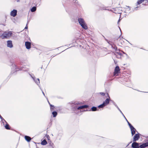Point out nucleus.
Here are the masks:
<instances>
[{
    "instance_id": "nucleus-26",
    "label": "nucleus",
    "mask_w": 148,
    "mask_h": 148,
    "mask_svg": "<svg viewBox=\"0 0 148 148\" xmlns=\"http://www.w3.org/2000/svg\"><path fill=\"white\" fill-rule=\"evenodd\" d=\"M7 34H8V37L11 36H12V32H11V31L8 32H7Z\"/></svg>"
},
{
    "instance_id": "nucleus-14",
    "label": "nucleus",
    "mask_w": 148,
    "mask_h": 148,
    "mask_svg": "<svg viewBox=\"0 0 148 148\" xmlns=\"http://www.w3.org/2000/svg\"><path fill=\"white\" fill-rule=\"evenodd\" d=\"M8 34H7V32H5L4 33L2 34L1 37L2 38H7L8 36Z\"/></svg>"
},
{
    "instance_id": "nucleus-27",
    "label": "nucleus",
    "mask_w": 148,
    "mask_h": 148,
    "mask_svg": "<svg viewBox=\"0 0 148 148\" xmlns=\"http://www.w3.org/2000/svg\"><path fill=\"white\" fill-rule=\"evenodd\" d=\"M116 53L117 54H118L119 56H121L122 55V53H121L119 52V50H118V51H116Z\"/></svg>"
},
{
    "instance_id": "nucleus-41",
    "label": "nucleus",
    "mask_w": 148,
    "mask_h": 148,
    "mask_svg": "<svg viewBox=\"0 0 148 148\" xmlns=\"http://www.w3.org/2000/svg\"><path fill=\"white\" fill-rule=\"evenodd\" d=\"M132 142V141H131L126 146V147H127L129 145V144L131 143Z\"/></svg>"
},
{
    "instance_id": "nucleus-45",
    "label": "nucleus",
    "mask_w": 148,
    "mask_h": 148,
    "mask_svg": "<svg viewBox=\"0 0 148 148\" xmlns=\"http://www.w3.org/2000/svg\"><path fill=\"white\" fill-rule=\"evenodd\" d=\"M123 116L124 117V118L125 119V118L126 117H125V116L123 114Z\"/></svg>"
},
{
    "instance_id": "nucleus-55",
    "label": "nucleus",
    "mask_w": 148,
    "mask_h": 148,
    "mask_svg": "<svg viewBox=\"0 0 148 148\" xmlns=\"http://www.w3.org/2000/svg\"><path fill=\"white\" fill-rule=\"evenodd\" d=\"M119 28L121 30L120 28L119 27Z\"/></svg>"
},
{
    "instance_id": "nucleus-30",
    "label": "nucleus",
    "mask_w": 148,
    "mask_h": 148,
    "mask_svg": "<svg viewBox=\"0 0 148 148\" xmlns=\"http://www.w3.org/2000/svg\"><path fill=\"white\" fill-rule=\"evenodd\" d=\"M117 108V109L118 110L120 111V113H121V114H122V115H123V113H122V112L120 110V109L119 108V107H118V108Z\"/></svg>"
},
{
    "instance_id": "nucleus-58",
    "label": "nucleus",
    "mask_w": 148,
    "mask_h": 148,
    "mask_svg": "<svg viewBox=\"0 0 148 148\" xmlns=\"http://www.w3.org/2000/svg\"><path fill=\"white\" fill-rule=\"evenodd\" d=\"M73 0V1H74V0Z\"/></svg>"
},
{
    "instance_id": "nucleus-56",
    "label": "nucleus",
    "mask_w": 148,
    "mask_h": 148,
    "mask_svg": "<svg viewBox=\"0 0 148 148\" xmlns=\"http://www.w3.org/2000/svg\"><path fill=\"white\" fill-rule=\"evenodd\" d=\"M147 138H148V136H147Z\"/></svg>"
},
{
    "instance_id": "nucleus-40",
    "label": "nucleus",
    "mask_w": 148,
    "mask_h": 148,
    "mask_svg": "<svg viewBox=\"0 0 148 148\" xmlns=\"http://www.w3.org/2000/svg\"><path fill=\"white\" fill-rule=\"evenodd\" d=\"M119 12H118L117 13H119V14H121V12L120 11H121V10H120V9H119Z\"/></svg>"
},
{
    "instance_id": "nucleus-50",
    "label": "nucleus",
    "mask_w": 148,
    "mask_h": 148,
    "mask_svg": "<svg viewBox=\"0 0 148 148\" xmlns=\"http://www.w3.org/2000/svg\"><path fill=\"white\" fill-rule=\"evenodd\" d=\"M116 9L115 10H117V9H119V8H116Z\"/></svg>"
},
{
    "instance_id": "nucleus-18",
    "label": "nucleus",
    "mask_w": 148,
    "mask_h": 148,
    "mask_svg": "<svg viewBox=\"0 0 148 148\" xmlns=\"http://www.w3.org/2000/svg\"><path fill=\"white\" fill-rule=\"evenodd\" d=\"M5 128L7 130H10V127L9 125L8 124L7 122H6V124L4 126Z\"/></svg>"
},
{
    "instance_id": "nucleus-17",
    "label": "nucleus",
    "mask_w": 148,
    "mask_h": 148,
    "mask_svg": "<svg viewBox=\"0 0 148 148\" xmlns=\"http://www.w3.org/2000/svg\"><path fill=\"white\" fill-rule=\"evenodd\" d=\"M25 140L28 142H29L31 140V138L29 136H25Z\"/></svg>"
},
{
    "instance_id": "nucleus-35",
    "label": "nucleus",
    "mask_w": 148,
    "mask_h": 148,
    "mask_svg": "<svg viewBox=\"0 0 148 148\" xmlns=\"http://www.w3.org/2000/svg\"><path fill=\"white\" fill-rule=\"evenodd\" d=\"M50 107V108L51 107H54V106L51 104H50V105H49Z\"/></svg>"
},
{
    "instance_id": "nucleus-4",
    "label": "nucleus",
    "mask_w": 148,
    "mask_h": 148,
    "mask_svg": "<svg viewBox=\"0 0 148 148\" xmlns=\"http://www.w3.org/2000/svg\"><path fill=\"white\" fill-rule=\"evenodd\" d=\"M129 126L132 135L133 136L135 134L136 130L131 124H129Z\"/></svg>"
},
{
    "instance_id": "nucleus-8",
    "label": "nucleus",
    "mask_w": 148,
    "mask_h": 148,
    "mask_svg": "<svg viewBox=\"0 0 148 148\" xmlns=\"http://www.w3.org/2000/svg\"><path fill=\"white\" fill-rule=\"evenodd\" d=\"M17 13V11L16 10L14 9L11 12L10 15L13 17H15L16 16Z\"/></svg>"
},
{
    "instance_id": "nucleus-38",
    "label": "nucleus",
    "mask_w": 148,
    "mask_h": 148,
    "mask_svg": "<svg viewBox=\"0 0 148 148\" xmlns=\"http://www.w3.org/2000/svg\"><path fill=\"white\" fill-rule=\"evenodd\" d=\"M103 36L104 37V39H105L106 41L107 42H108V40L107 39H106V38Z\"/></svg>"
},
{
    "instance_id": "nucleus-1",
    "label": "nucleus",
    "mask_w": 148,
    "mask_h": 148,
    "mask_svg": "<svg viewBox=\"0 0 148 148\" xmlns=\"http://www.w3.org/2000/svg\"><path fill=\"white\" fill-rule=\"evenodd\" d=\"M69 104L71 105L72 110L75 112L79 110L78 108L79 106L82 104V103L81 102L75 101L69 103Z\"/></svg>"
},
{
    "instance_id": "nucleus-15",
    "label": "nucleus",
    "mask_w": 148,
    "mask_h": 148,
    "mask_svg": "<svg viewBox=\"0 0 148 148\" xmlns=\"http://www.w3.org/2000/svg\"><path fill=\"white\" fill-rule=\"evenodd\" d=\"M98 108V107H96L95 106H93L91 108L90 110V111H98L99 110V109Z\"/></svg>"
},
{
    "instance_id": "nucleus-47",
    "label": "nucleus",
    "mask_w": 148,
    "mask_h": 148,
    "mask_svg": "<svg viewBox=\"0 0 148 148\" xmlns=\"http://www.w3.org/2000/svg\"><path fill=\"white\" fill-rule=\"evenodd\" d=\"M16 1L17 2H19L20 1L19 0H16Z\"/></svg>"
},
{
    "instance_id": "nucleus-28",
    "label": "nucleus",
    "mask_w": 148,
    "mask_h": 148,
    "mask_svg": "<svg viewBox=\"0 0 148 148\" xmlns=\"http://www.w3.org/2000/svg\"><path fill=\"white\" fill-rule=\"evenodd\" d=\"M98 94H99L102 96H103L105 95V93L103 92H100L98 93Z\"/></svg>"
},
{
    "instance_id": "nucleus-11",
    "label": "nucleus",
    "mask_w": 148,
    "mask_h": 148,
    "mask_svg": "<svg viewBox=\"0 0 148 148\" xmlns=\"http://www.w3.org/2000/svg\"><path fill=\"white\" fill-rule=\"evenodd\" d=\"M15 69H18V70H16V71H18L19 70H22V71H26L28 69L26 68V67H24V66H23V67L22 66V67H19L18 68H17V67L16 66Z\"/></svg>"
},
{
    "instance_id": "nucleus-22",
    "label": "nucleus",
    "mask_w": 148,
    "mask_h": 148,
    "mask_svg": "<svg viewBox=\"0 0 148 148\" xmlns=\"http://www.w3.org/2000/svg\"><path fill=\"white\" fill-rule=\"evenodd\" d=\"M145 0H138L137 2V5H139L144 2Z\"/></svg>"
},
{
    "instance_id": "nucleus-54",
    "label": "nucleus",
    "mask_w": 148,
    "mask_h": 148,
    "mask_svg": "<svg viewBox=\"0 0 148 148\" xmlns=\"http://www.w3.org/2000/svg\"><path fill=\"white\" fill-rule=\"evenodd\" d=\"M50 145H51V146H52V145H51V144H50Z\"/></svg>"
},
{
    "instance_id": "nucleus-46",
    "label": "nucleus",
    "mask_w": 148,
    "mask_h": 148,
    "mask_svg": "<svg viewBox=\"0 0 148 148\" xmlns=\"http://www.w3.org/2000/svg\"><path fill=\"white\" fill-rule=\"evenodd\" d=\"M48 103H49V105H50V104H50V102H49V101H48Z\"/></svg>"
},
{
    "instance_id": "nucleus-10",
    "label": "nucleus",
    "mask_w": 148,
    "mask_h": 148,
    "mask_svg": "<svg viewBox=\"0 0 148 148\" xmlns=\"http://www.w3.org/2000/svg\"><path fill=\"white\" fill-rule=\"evenodd\" d=\"M7 46L8 47L11 48L13 47V45L11 40H8L7 41Z\"/></svg>"
},
{
    "instance_id": "nucleus-49",
    "label": "nucleus",
    "mask_w": 148,
    "mask_h": 148,
    "mask_svg": "<svg viewBox=\"0 0 148 148\" xmlns=\"http://www.w3.org/2000/svg\"><path fill=\"white\" fill-rule=\"evenodd\" d=\"M120 19H119L118 20V23L120 21Z\"/></svg>"
},
{
    "instance_id": "nucleus-20",
    "label": "nucleus",
    "mask_w": 148,
    "mask_h": 148,
    "mask_svg": "<svg viewBox=\"0 0 148 148\" xmlns=\"http://www.w3.org/2000/svg\"><path fill=\"white\" fill-rule=\"evenodd\" d=\"M36 10V7L35 6L33 7L31 9V11L32 12H35Z\"/></svg>"
},
{
    "instance_id": "nucleus-34",
    "label": "nucleus",
    "mask_w": 148,
    "mask_h": 148,
    "mask_svg": "<svg viewBox=\"0 0 148 148\" xmlns=\"http://www.w3.org/2000/svg\"><path fill=\"white\" fill-rule=\"evenodd\" d=\"M125 120H126V121H127V123H128V125H129V124H131L130 123L129 121H127V119H126V118H125Z\"/></svg>"
},
{
    "instance_id": "nucleus-43",
    "label": "nucleus",
    "mask_w": 148,
    "mask_h": 148,
    "mask_svg": "<svg viewBox=\"0 0 148 148\" xmlns=\"http://www.w3.org/2000/svg\"><path fill=\"white\" fill-rule=\"evenodd\" d=\"M27 28H28V26H27V25L25 27V29H27Z\"/></svg>"
},
{
    "instance_id": "nucleus-44",
    "label": "nucleus",
    "mask_w": 148,
    "mask_h": 148,
    "mask_svg": "<svg viewBox=\"0 0 148 148\" xmlns=\"http://www.w3.org/2000/svg\"><path fill=\"white\" fill-rule=\"evenodd\" d=\"M47 138H48V139H49L48 138H49V136L48 135H47Z\"/></svg>"
},
{
    "instance_id": "nucleus-53",
    "label": "nucleus",
    "mask_w": 148,
    "mask_h": 148,
    "mask_svg": "<svg viewBox=\"0 0 148 148\" xmlns=\"http://www.w3.org/2000/svg\"><path fill=\"white\" fill-rule=\"evenodd\" d=\"M146 1H147V2H148V1L147 0H146Z\"/></svg>"
},
{
    "instance_id": "nucleus-2",
    "label": "nucleus",
    "mask_w": 148,
    "mask_h": 148,
    "mask_svg": "<svg viewBox=\"0 0 148 148\" xmlns=\"http://www.w3.org/2000/svg\"><path fill=\"white\" fill-rule=\"evenodd\" d=\"M108 98H106L105 101H103V103L98 106L99 108H103L105 106L108 105L110 101V97L108 93H107Z\"/></svg>"
},
{
    "instance_id": "nucleus-32",
    "label": "nucleus",
    "mask_w": 148,
    "mask_h": 148,
    "mask_svg": "<svg viewBox=\"0 0 148 148\" xmlns=\"http://www.w3.org/2000/svg\"><path fill=\"white\" fill-rule=\"evenodd\" d=\"M40 90H41L42 91V93L43 94V95H44L45 97V93H44L43 92V91L42 90V89H41V87H40Z\"/></svg>"
},
{
    "instance_id": "nucleus-16",
    "label": "nucleus",
    "mask_w": 148,
    "mask_h": 148,
    "mask_svg": "<svg viewBox=\"0 0 148 148\" xmlns=\"http://www.w3.org/2000/svg\"><path fill=\"white\" fill-rule=\"evenodd\" d=\"M111 44V47L113 49H114L116 51H118V50L117 48L116 45H115L114 44Z\"/></svg>"
},
{
    "instance_id": "nucleus-51",
    "label": "nucleus",
    "mask_w": 148,
    "mask_h": 148,
    "mask_svg": "<svg viewBox=\"0 0 148 148\" xmlns=\"http://www.w3.org/2000/svg\"><path fill=\"white\" fill-rule=\"evenodd\" d=\"M112 53L114 54V55H116L115 53L114 52H113Z\"/></svg>"
},
{
    "instance_id": "nucleus-5",
    "label": "nucleus",
    "mask_w": 148,
    "mask_h": 148,
    "mask_svg": "<svg viewBox=\"0 0 148 148\" xmlns=\"http://www.w3.org/2000/svg\"><path fill=\"white\" fill-rule=\"evenodd\" d=\"M141 134L138 133L135 134L133 138V142H136L140 138V135Z\"/></svg>"
},
{
    "instance_id": "nucleus-31",
    "label": "nucleus",
    "mask_w": 148,
    "mask_h": 148,
    "mask_svg": "<svg viewBox=\"0 0 148 148\" xmlns=\"http://www.w3.org/2000/svg\"><path fill=\"white\" fill-rule=\"evenodd\" d=\"M55 108V107L54 106V107H51L50 108L51 110L53 111L54 110V108Z\"/></svg>"
},
{
    "instance_id": "nucleus-57",
    "label": "nucleus",
    "mask_w": 148,
    "mask_h": 148,
    "mask_svg": "<svg viewBox=\"0 0 148 148\" xmlns=\"http://www.w3.org/2000/svg\"><path fill=\"white\" fill-rule=\"evenodd\" d=\"M52 148H54V147H52Z\"/></svg>"
},
{
    "instance_id": "nucleus-37",
    "label": "nucleus",
    "mask_w": 148,
    "mask_h": 148,
    "mask_svg": "<svg viewBox=\"0 0 148 148\" xmlns=\"http://www.w3.org/2000/svg\"><path fill=\"white\" fill-rule=\"evenodd\" d=\"M138 6H137V7H136L134 8V10H137L138 8Z\"/></svg>"
},
{
    "instance_id": "nucleus-39",
    "label": "nucleus",
    "mask_w": 148,
    "mask_h": 148,
    "mask_svg": "<svg viewBox=\"0 0 148 148\" xmlns=\"http://www.w3.org/2000/svg\"><path fill=\"white\" fill-rule=\"evenodd\" d=\"M103 36L104 37V39H105L106 41L107 42H108V40L107 39H106V38Z\"/></svg>"
},
{
    "instance_id": "nucleus-33",
    "label": "nucleus",
    "mask_w": 148,
    "mask_h": 148,
    "mask_svg": "<svg viewBox=\"0 0 148 148\" xmlns=\"http://www.w3.org/2000/svg\"><path fill=\"white\" fill-rule=\"evenodd\" d=\"M107 42L108 44H109L111 46V44H112L110 41L108 40V42Z\"/></svg>"
},
{
    "instance_id": "nucleus-13",
    "label": "nucleus",
    "mask_w": 148,
    "mask_h": 148,
    "mask_svg": "<svg viewBox=\"0 0 148 148\" xmlns=\"http://www.w3.org/2000/svg\"><path fill=\"white\" fill-rule=\"evenodd\" d=\"M88 107H89L87 105H84L82 106H79L78 107V108L79 110H81V109H83V108H87Z\"/></svg>"
},
{
    "instance_id": "nucleus-19",
    "label": "nucleus",
    "mask_w": 148,
    "mask_h": 148,
    "mask_svg": "<svg viewBox=\"0 0 148 148\" xmlns=\"http://www.w3.org/2000/svg\"><path fill=\"white\" fill-rule=\"evenodd\" d=\"M47 143V141L45 140H43L41 142V144L42 145H46Z\"/></svg>"
},
{
    "instance_id": "nucleus-36",
    "label": "nucleus",
    "mask_w": 148,
    "mask_h": 148,
    "mask_svg": "<svg viewBox=\"0 0 148 148\" xmlns=\"http://www.w3.org/2000/svg\"><path fill=\"white\" fill-rule=\"evenodd\" d=\"M0 118L1 119V120L3 119V117L1 116V115L0 114Z\"/></svg>"
},
{
    "instance_id": "nucleus-29",
    "label": "nucleus",
    "mask_w": 148,
    "mask_h": 148,
    "mask_svg": "<svg viewBox=\"0 0 148 148\" xmlns=\"http://www.w3.org/2000/svg\"><path fill=\"white\" fill-rule=\"evenodd\" d=\"M75 1H74V3L76 4V5H78V1L77 0H74Z\"/></svg>"
},
{
    "instance_id": "nucleus-42",
    "label": "nucleus",
    "mask_w": 148,
    "mask_h": 148,
    "mask_svg": "<svg viewBox=\"0 0 148 148\" xmlns=\"http://www.w3.org/2000/svg\"><path fill=\"white\" fill-rule=\"evenodd\" d=\"M128 8H129V10H130L131 9V7H130V6H126Z\"/></svg>"
},
{
    "instance_id": "nucleus-7",
    "label": "nucleus",
    "mask_w": 148,
    "mask_h": 148,
    "mask_svg": "<svg viewBox=\"0 0 148 148\" xmlns=\"http://www.w3.org/2000/svg\"><path fill=\"white\" fill-rule=\"evenodd\" d=\"M141 144V143H138L136 142H133L132 145V147L133 148H139V145Z\"/></svg>"
},
{
    "instance_id": "nucleus-52",
    "label": "nucleus",
    "mask_w": 148,
    "mask_h": 148,
    "mask_svg": "<svg viewBox=\"0 0 148 148\" xmlns=\"http://www.w3.org/2000/svg\"><path fill=\"white\" fill-rule=\"evenodd\" d=\"M143 5H145V4H144L143 3Z\"/></svg>"
},
{
    "instance_id": "nucleus-9",
    "label": "nucleus",
    "mask_w": 148,
    "mask_h": 148,
    "mask_svg": "<svg viewBox=\"0 0 148 148\" xmlns=\"http://www.w3.org/2000/svg\"><path fill=\"white\" fill-rule=\"evenodd\" d=\"M25 45L27 49H29L31 47V43L29 41H26L25 43Z\"/></svg>"
},
{
    "instance_id": "nucleus-23",
    "label": "nucleus",
    "mask_w": 148,
    "mask_h": 148,
    "mask_svg": "<svg viewBox=\"0 0 148 148\" xmlns=\"http://www.w3.org/2000/svg\"><path fill=\"white\" fill-rule=\"evenodd\" d=\"M6 122H7L5 120L3 119L1 120V123H2V124H3V125L4 126H5V123H6Z\"/></svg>"
},
{
    "instance_id": "nucleus-12",
    "label": "nucleus",
    "mask_w": 148,
    "mask_h": 148,
    "mask_svg": "<svg viewBox=\"0 0 148 148\" xmlns=\"http://www.w3.org/2000/svg\"><path fill=\"white\" fill-rule=\"evenodd\" d=\"M35 83L39 86V88L40 87V80L39 78H37V79H35L34 80H33Z\"/></svg>"
},
{
    "instance_id": "nucleus-25",
    "label": "nucleus",
    "mask_w": 148,
    "mask_h": 148,
    "mask_svg": "<svg viewBox=\"0 0 148 148\" xmlns=\"http://www.w3.org/2000/svg\"><path fill=\"white\" fill-rule=\"evenodd\" d=\"M29 74L30 75L31 77L32 78L33 80H34V79H36V77L34 76L33 74H30L29 73Z\"/></svg>"
},
{
    "instance_id": "nucleus-3",
    "label": "nucleus",
    "mask_w": 148,
    "mask_h": 148,
    "mask_svg": "<svg viewBox=\"0 0 148 148\" xmlns=\"http://www.w3.org/2000/svg\"><path fill=\"white\" fill-rule=\"evenodd\" d=\"M78 21L80 26L84 29H87L88 27L84 19L82 18H79L78 19Z\"/></svg>"
},
{
    "instance_id": "nucleus-6",
    "label": "nucleus",
    "mask_w": 148,
    "mask_h": 148,
    "mask_svg": "<svg viewBox=\"0 0 148 148\" xmlns=\"http://www.w3.org/2000/svg\"><path fill=\"white\" fill-rule=\"evenodd\" d=\"M120 69L119 66H116L115 68L114 71V75L116 76L120 73Z\"/></svg>"
},
{
    "instance_id": "nucleus-48",
    "label": "nucleus",
    "mask_w": 148,
    "mask_h": 148,
    "mask_svg": "<svg viewBox=\"0 0 148 148\" xmlns=\"http://www.w3.org/2000/svg\"><path fill=\"white\" fill-rule=\"evenodd\" d=\"M75 38L77 40H78V39H79V38H78V37H77V38Z\"/></svg>"
},
{
    "instance_id": "nucleus-21",
    "label": "nucleus",
    "mask_w": 148,
    "mask_h": 148,
    "mask_svg": "<svg viewBox=\"0 0 148 148\" xmlns=\"http://www.w3.org/2000/svg\"><path fill=\"white\" fill-rule=\"evenodd\" d=\"M52 114L53 117H55L57 115L58 113L56 111H53L52 112Z\"/></svg>"
},
{
    "instance_id": "nucleus-24",
    "label": "nucleus",
    "mask_w": 148,
    "mask_h": 148,
    "mask_svg": "<svg viewBox=\"0 0 148 148\" xmlns=\"http://www.w3.org/2000/svg\"><path fill=\"white\" fill-rule=\"evenodd\" d=\"M110 102L112 103L116 108H118V106L113 100L110 99Z\"/></svg>"
}]
</instances>
